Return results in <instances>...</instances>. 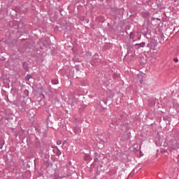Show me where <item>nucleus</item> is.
<instances>
[{
    "label": "nucleus",
    "mask_w": 179,
    "mask_h": 179,
    "mask_svg": "<svg viewBox=\"0 0 179 179\" xmlns=\"http://www.w3.org/2000/svg\"><path fill=\"white\" fill-rule=\"evenodd\" d=\"M138 40H141V37H138Z\"/></svg>",
    "instance_id": "4468645a"
},
{
    "label": "nucleus",
    "mask_w": 179,
    "mask_h": 179,
    "mask_svg": "<svg viewBox=\"0 0 179 179\" xmlns=\"http://www.w3.org/2000/svg\"><path fill=\"white\" fill-rule=\"evenodd\" d=\"M35 114H34V110L33 109H30L28 112V117L29 118H33V117H34Z\"/></svg>",
    "instance_id": "7ed1b4c3"
},
{
    "label": "nucleus",
    "mask_w": 179,
    "mask_h": 179,
    "mask_svg": "<svg viewBox=\"0 0 179 179\" xmlns=\"http://www.w3.org/2000/svg\"><path fill=\"white\" fill-rule=\"evenodd\" d=\"M134 152H135V149L134 150Z\"/></svg>",
    "instance_id": "f3484780"
},
{
    "label": "nucleus",
    "mask_w": 179,
    "mask_h": 179,
    "mask_svg": "<svg viewBox=\"0 0 179 179\" xmlns=\"http://www.w3.org/2000/svg\"><path fill=\"white\" fill-rule=\"evenodd\" d=\"M54 152H55V153H56V155H57V156H61V155H62L61 150H59V149H58V147L55 148Z\"/></svg>",
    "instance_id": "20e7f679"
},
{
    "label": "nucleus",
    "mask_w": 179,
    "mask_h": 179,
    "mask_svg": "<svg viewBox=\"0 0 179 179\" xmlns=\"http://www.w3.org/2000/svg\"><path fill=\"white\" fill-rule=\"evenodd\" d=\"M174 62H178V58L176 57L173 59Z\"/></svg>",
    "instance_id": "9b49d317"
},
{
    "label": "nucleus",
    "mask_w": 179,
    "mask_h": 179,
    "mask_svg": "<svg viewBox=\"0 0 179 179\" xmlns=\"http://www.w3.org/2000/svg\"><path fill=\"white\" fill-rule=\"evenodd\" d=\"M52 83V85H58V79H53Z\"/></svg>",
    "instance_id": "423d86ee"
},
{
    "label": "nucleus",
    "mask_w": 179,
    "mask_h": 179,
    "mask_svg": "<svg viewBox=\"0 0 179 179\" xmlns=\"http://www.w3.org/2000/svg\"><path fill=\"white\" fill-rule=\"evenodd\" d=\"M65 145V143H63V145Z\"/></svg>",
    "instance_id": "2eb2a0df"
},
{
    "label": "nucleus",
    "mask_w": 179,
    "mask_h": 179,
    "mask_svg": "<svg viewBox=\"0 0 179 179\" xmlns=\"http://www.w3.org/2000/svg\"><path fill=\"white\" fill-rule=\"evenodd\" d=\"M22 65H23V67L24 68V69H27V65H26V62H24L23 64H22Z\"/></svg>",
    "instance_id": "1a4fd4ad"
},
{
    "label": "nucleus",
    "mask_w": 179,
    "mask_h": 179,
    "mask_svg": "<svg viewBox=\"0 0 179 179\" xmlns=\"http://www.w3.org/2000/svg\"><path fill=\"white\" fill-rule=\"evenodd\" d=\"M97 160H99V159H97V158H95V159H94V161H95V162H97Z\"/></svg>",
    "instance_id": "ddd939ff"
},
{
    "label": "nucleus",
    "mask_w": 179,
    "mask_h": 179,
    "mask_svg": "<svg viewBox=\"0 0 179 179\" xmlns=\"http://www.w3.org/2000/svg\"><path fill=\"white\" fill-rule=\"evenodd\" d=\"M62 142L61 141L58 140L57 141V145H62Z\"/></svg>",
    "instance_id": "9d476101"
},
{
    "label": "nucleus",
    "mask_w": 179,
    "mask_h": 179,
    "mask_svg": "<svg viewBox=\"0 0 179 179\" xmlns=\"http://www.w3.org/2000/svg\"><path fill=\"white\" fill-rule=\"evenodd\" d=\"M3 148V144L0 143V149H2Z\"/></svg>",
    "instance_id": "f8f14e48"
},
{
    "label": "nucleus",
    "mask_w": 179,
    "mask_h": 179,
    "mask_svg": "<svg viewBox=\"0 0 179 179\" xmlns=\"http://www.w3.org/2000/svg\"><path fill=\"white\" fill-rule=\"evenodd\" d=\"M84 160H86L87 162H88L89 160H90V155H86L84 157Z\"/></svg>",
    "instance_id": "39448f33"
},
{
    "label": "nucleus",
    "mask_w": 179,
    "mask_h": 179,
    "mask_svg": "<svg viewBox=\"0 0 179 179\" xmlns=\"http://www.w3.org/2000/svg\"><path fill=\"white\" fill-rule=\"evenodd\" d=\"M129 38H131V39L135 38V35L134 34V32H131L129 34Z\"/></svg>",
    "instance_id": "0eeeda50"
},
{
    "label": "nucleus",
    "mask_w": 179,
    "mask_h": 179,
    "mask_svg": "<svg viewBox=\"0 0 179 179\" xmlns=\"http://www.w3.org/2000/svg\"><path fill=\"white\" fill-rule=\"evenodd\" d=\"M173 150H177L179 148V143L177 141H173V143L171 146Z\"/></svg>",
    "instance_id": "f03ea898"
},
{
    "label": "nucleus",
    "mask_w": 179,
    "mask_h": 179,
    "mask_svg": "<svg viewBox=\"0 0 179 179\" xmlns=\"http://www.w3.org/2000/svg\"><path fill=\"white\" fill-rule=\"evenodd\" d=\"M145 45H146V43L145 42H142L141 43H136L134 45V50H139V48H143V47H145Z\"/></svg>",
    "instance_id": "f257e3e1"
},
{
    "label": "nucleus",
    "mask_w": 179,
    "mask_h": 179,
    "mask_svg": "<svg viewBox=\"0 0 179 179\" xmlns=\"http://www.w3.org/2000/svg\"><path fill=\"white\" fill-rule=\"evenodd\" d=\"M31 78V76L27 74L25 77V80H30V78Z\"/></svg>",
    "instance_id": "6e6552de"
},
{
    "label": "nucleus",
    "mask_w": 179,
    "mask_h": 179,
    "mask_svg": "<svg viewBox=\"0 0 179 179\" xmlns=\"http://www.w3.org/2000/svg\"><path fill=\"white\" fill-rule=\"evenodd\" d=\"M43 96L44 97V94H43Z\"/></svg>",
    "instance_id": "dca6fc26"
}]
</instances>
